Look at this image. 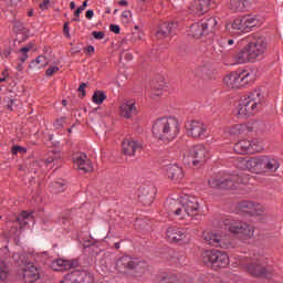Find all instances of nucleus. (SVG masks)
Wrapping results in <instances>:
<instances>
[{"instance_id":"obj_1","label":"nucleus","mask_w":283,"mask_h":283,"mask_svg":"<svg viewBox=\"0 0 283 283\" xmlns=\"http://www.w3.org/2000/svg\"><path fill=\"white\" fill-rule=\"evenodd\" d=\"M237 167L252 174H275L280 169V161L269 156H256L250 159L240 157L237 160Z\"/></svg>"},{"instance_id":"obj_2","label":"nucleus","mask_w":283,"mask_h":283,"mask_svg":"<svg viewBox=\"0 0 283 283\" xmlns=\"http://www.w3.org/2000/svg\"><path fill=\"white\" fill-rule=\"evenodd\" d=\"M180 134V123L174 117H161L153 125V135L157 140L171 143Z\"/></svg>"},{"instance_id":"obj_3","label":"nucleus","mask_w":283,"mask_h":283,"mask_svg":"<svg viewBox=\"0 0 283 283\" xmlns=\"http://www.w3.org/2000/svg\"><path fill=\"white\" fill-rule=\"evenodd\" d=\"M115 269L126 277H140L143 275V261L132 255H123L117 259Z\"/></svg>"},{"instance_id":"obj_4","label":"nucleus","mask_w":283,"mask_h":283,"mask_svg":"<svg viewBox=\"0 0 283 283\" xmlns=\"http://www.w3.org/2000/svg\"><path fill=\"white\" fill-rule=\"evenodd\" d=\"M201 260L205 266L212 271H220L229 266V255L219 250H206L201 253Z\"/></svg>"},{"instance_id":"obj_5","label":"nucleus","mask_w":283,"mask_h":283,"mask_svg":"<svg viewBox=\"0 0 283 283\" xmlns=\"http://www.w3.org/2000/svg\"><path fill=\"white\" fill-rule=\"evenodd\" d=\"M211 189H239L240 185H249V176L247 175H231L222 178H211L208 180Z\"/></svg>"},{"instance_id":"obj_6","label":"nucleus","mask_w":283,"mask_h":283,"mask_svg":"<svg viewBox=\"0 0 283 283\" xmlns=\"http://www.w3.org/2000/svg\"><path fill=\"white\" fill-rule=\"evenodd\" d=\"M207 158H209V151L203 145H196L189 148L184 155V165H188V167H202L205 163H207Z\"/></svg>"},{"instance_id":"obj_7","label":"nucleus","mask_w":283,"mask_h":283,"mask_svg":"<svg viewBox=\"0 0 283 283\" xmlns=\"http://www.w3.org/2000/svg\"><path fill=\"white\" fill-rule=\"evenodd\" d=\"M262 104V93L258 90L249 93L248 97L242 99L241 104L238 106L239 116H252L258 112V105Z\"/></svg>"},{"instance_id":"obj_8","label":"nucleus","mask_w":283,"mask_h":283,"mask_svg":"<svg viewBox=\"0 0 283 283\" xmlns=\"http://www.w3.org/2000/svg\"><path fill=\"white\" fill-rule=\"evenodd\" d=\"M199 209L200 203L198 202V198L188 197L180 208H176V205L170 206V213L179 216L181 220H185V218H189V216H198Z\"/></svg>"},{"instance_id":"obj_9","label":"nucleus","mask_w":283,"mask_h":283,"mask_svg":"<svg viewBox=\"0 0 283 283\" xmlns=\"http://www.w3.org/2000/svg\"><path fill=\"white\" fill-rule=\"evenodd\" d=\"M218 25V21L216 18L203 19L200 22H196L190 25L189 34L193 39H201V36H209V34L213 33L216 27Z\"/></svg>"},{"instance_id":"obj_10","label":"nucleus","mask_w":283,"mask_h":283,"mask_svg":"<svg viewBox=\"0 0 283 283\" xmlns=\"http://www.w3.org/2000/svg\"><path fill=\"white\" fill-rule=\"evenodd\" d=\"M223 224L230 233H234L239 238L243 240H249V238H253V228L249 226V223L243 221H235L232 219H226Z\"/></svg>"},{"instance_id":"obj_11","label":"nucleus","mask_w":283,"mask_h":283,"mask_svg":"<svg viewBox=\"0 0 283 283\" xmlns=\"http://www.w3.org/2000/svg\"><path fill=\"white\" fill-rule=\"evenodd\" d=\"M250 76L251 74L247 71H233L223 78V83L230 90H239V87L249 85Z\"/></svg>"},{"instance_id":"obj_12","label":"nucleus","mask_w":283,"mask_h":283,"mask_svg":"<svg viewBox=\"0 0 283 283\" xmlns=\"http://www.w3.org/2000/svg\"><path fill=\"white\" fill-rule=\"evenodd\" d=\"M245 48L252 57V61L260 59L266 52V38L262 35H256L251 42H249Z\"/></svg>"},{"instance_id":"obj_13","label":"nucleus","mask_w":283,"mask_h":283,"mask_svg":"<svg viewBox=\"0 0 283 283\" xmlns=\"http://www.w3.org/2000/svg\"><path fill=\"white\" fill-rule=\"evenodd\" d=\"M61 283H94V276L87 270H74Z\"/></svg>"},{"instance_id":"obj_14","label":"nucleus","mask_w":283,"mask_h":283,"mask_svg":"<svg viewBox=\"0 0 283 283\" xmlns=\"http://www.w3.org/2000/svg\"><path fill=\"white\" fill-rule=\"evenodd\" d=\"M238 208L248 216H262L264 213V206L253 201H241L238 203Z\"/></svg>"},{"instance_id":"obj_15","label":"nucleus","mask_w":283,"mask_h":283,"mask_svg":"<svg viewBox=\"0 0 283 283\" xmlns=\"http://www.w3.org/2000/svg\"><path fill=\"white\" fill-rule=\"evenodd\" d=\"M187 134L192 138H202L207 134V127L200 120H190L186 123Z\"/></svg>"},{"instance_id":"obj_16","label":"nucleus","mask_w":283,"mask_h":283,"mask_svg":"<svg viewBox=\"0 0 283 283\" xmlns=\"http://www.w3.org/2000/svg\"><path fill=\"white\" fill-rule=\"evenodd\" d=\"M202 238L205 244H209L210 247H216L220 249H227V241H224V238H222V235L220 234L205 231Z\"/></svg>"},{"instance_id":"obj_17","label":"nucleus","mask_w":283,"mask_h":283,"mask_svg":"<svg viewBox=\"0 0 283 283\" xmlns=\"http://www.w3.org/2000/svg\"><path fill=\"white\" fill-rule=\"evenodd\" d=\"M187 238V231L178 227H169L166 230V239L168 242H182Z\"/></svg>"},{"instance_id":"obj_18","label":"nucleus","mask_w":283,"mask_h":283,"mask_svg":"<svg viewBox=\"0 0 283 283\" xmlns=\"http://www.w3.org/2000/svg\"><path fill=\"white\" fill-rule=\"evenodd\" d=\"M211 3H213V0H195L190 4V10L191 12H195V14L202 17V14H207V12H209Z\"/></svg>"},{"instance_id":"obj_19","label":"nucleus","mask_w":283,"mask_h":283,"mask_svg":"<svg viewBox=\"0 0 283 283\" xmlns=\"http://www.w3.org/2000/svg\"><path fill=\"white\" fill-rule=\"evenodd\" d=\"M154 198H156V188H140L138 199L142 205L145 207H150V205L154 202Z\"/></svg>"},{"instance_id":"obj_20","label":"nucleus","mask_w":283,"mask_h":283,"mask_svg":"<svg viewBox=\"0 0 283 283\" xmlns=\"http://www.w3.org/2000/svg\"><path fill=\"white\" fill-rule=\"evenodd\" d=\"M248 273L252 275L253 277H263V275H266L269 273V270L266 269V265L260 261H253L247 266Z\"/></svg>"},{"instance_id":"obj_21","label":"nucleus","mask_w":283,"mask_h":283,"mask_svg":"<svg viewBox=\"0 0 283 283\" xmlns=\"http://www.w3.org/2000/svg\"><path fill=\"white\" fill-rule=\"evenodd\" d=\"M255 6V0H231L230 10L232 12H247Z\"/></svg>"},{"instance_id":"obj_22","label":"nucleus","mask_w":283,"mask_h":283,"mask_svg":"<svg viewBox=\"0 0 283 283\" xmlns=\"http://www.w3.org/2000/svg\"><path fill=\"white\" fill-rule=\"evenodd\" d=\"M143 146L138 140H134L133 138L124 139L122 143V151L125 156H135L136 151L140 149Z\"/></svg>"},{"instance_id":"obj_23","label":"nucleus","mask_w":283,"mask_h":283,"mask_svg":"<svg viewBox=\"0 0 283 283\" xmlns=\"http://www.w3.org/2000/svg\"><path fill=\"white\" fill-rule=\"evenodd\" d=\"M119 114L124 118H134L136 114H138V109L136 108V103L134 101H126L119 106Z\"/></svg>"},{"instance_id":"obj_24","label":"nucleus","mask_w":283,"mask_h":283,"mask_svg":"<svg viewBox=\"0 0 283 283\" xmlns=\"http://www.w3.org/2000/svg\"><path fill=\"white\" fill-rule=\"evenodd\" d=\"M166 174L172 182H180L182 178H185V174L182 172V168L176 164H169L166 167Z\"/></svg>"},{"instance_id":"obj_25","label":"nucleus","mask_w":283,"mask_h":283,"mask_svg":"<svg viewBox=\"0 0 283 283\" xmlns=\"http://www.w3.org/2000/svg\"><path fill=\"white\" fill-rule=\"evenodd\" d=\"M76 266H78L76 260L57 259L52 263L53 271H70V269H76Z\"/></svg>"},{"instance_id":"obj_26","label":"nucleus","mask_w":283,"mask_h":283,"mask_svg":"<svg viewBox=\"0 0 283 283\" xmlns=\"http://www.w3.org/2000/svg\"><path fill=\"white\" fill-rule=\"evenodd\" d=\"M195 76H197V78H211V76H213V66H211L210 64H203L199 67H197L195 70Z\"/></svg>"},{"instance_id":"obj_27","label":"nucleus","mask_w":283,"mask_h":283,"mask_svg":"<svg viewBox=\"0 0 283 283\" xmlns=\"http://www.w3.org/2000/svg\"><path fill=\"white\" fill-rule=\"evenodd\" d=\"M233 61H234V63L242 65L244 63H249V62L253 61V57L251 56V53H249V49H247V46H244L242 49V51H240L233 55Z\"/></svg>"},{"instance_id":"obj_28","label":"nucleus","mask_w":283,"mask_h":283,"mask_svg":"<svg viewBox=\"0 0 283 283\" xmlns=\"http://www.w3.org/2000/svg\"><path fill=\"white\" fill-rule=\"evenodd\" d=\"M23 277L28 283H34L39 280V270L34 265H30V268H24Z\"/></svg>"},{"instance_id":"obj_29","label":"nucleus","mask_w":283,"mask_h":283,"mask_svg":"<svg viewBox=\"0 0 283 283\" xmlns=\"http://www.w3.org/2000/svg\"><path fill=\"white\" fill-rule=\"evenodd\" d=\"M245 129L262 134V132H266V124L260 120H250L245 124Z\"/></svg>"},{"instance_id":"obj_30","label":"nucleus","mask_w":283,"mask_h":283,"mask_svg":"<svg viewBox=\"0 0 283 283\" xmlns=\"http://www.w3.org/2000/svg\"><path fill=\"white\" fill-rule=\"evenodd\" d=\"M75 163H76L78 169H81V171L88 172V171H93V169H94L92 167V164L87 159V155H81L80 157H77L75 159Z\"/></svg>"},{"instance_id":"obj_31","label":"nucleus","mask_w":283,"mask_h":283,"mask_svg":"<svg viewBox=\"0 0 283 283\" xmlns=\"http://www.w3.org/2000/svg\"><path fill=\"white\" fill-rule=\"evenodd\" d=\"M251 147H253L251 142L243 139L234 144L233 150L235 154H249V151H251Z\"/></svg>"},{"instance_id":"obj_32","label":"nucleus","mask_w":283,"mask_h":283,"mask_svg":"<svg viewBox=\"0 0 283 283\" xmlns=\"http://www.w3.org/2000/svg\"><path fill=\"white\" fill-rule=\"evenodd\" d=\"M172 30H174V22H170V23L165 22L158 29L156 36H157V39H165V38L169 36V34H171Z\"/></svg>"},{"instance_id":"obj_33","label":"nucleus","mask_w":283,"mask_h":283,"mask_svg":"<svg viewBox=\"0 0 283 283\" xmlns=\"http://www.w3.org/2000/svg\"><path fill=\"white\" fill-rule=\"evenodd\" d=\"M18 263L20 266H24V269H30V266H34V256L32 254L22 253L19 255Z\"/></svg>"},{"instance_id":"obj_34","label":"nucleus","mask_w":283,"mask_h":283,"mask_svg":"<svg viewBox=\"0 0 283 283\" xmlns=\"http://www.w3.org/2000/svg\"><path fill=\"white\" fill-rule=\"evenodd\" d=\"M48 65V61L45 56L39 55L35 60L31 61L29 64L30 70H41V67H45Z\"/></svg>"},{"instance_id":"obj_35","label":"nucleus","mask_w":283,"mask_h":283,"mask_svg":"<svg viewBox=\"0 0 283 283\" xmlns=\"http://www.w3.org/2000/svg\"><path fill=\"white\" fill-rule=\"evenodd\" d=\"M232 30H239V32H247V18H237L232 22Z\"/></svg>"},{"instance_id":"obj_36","label":"nucleus","mask_w":283,"mask_h":283,"mask_svg":"<svg viewBox=\"0 0 283 283\" xmlns=\"http://www.w3.org/2000/svg\"><path fill=\"white\" fill-rule=\"evenodd\" d=\"M107 95L103 91H95L92 97L95 105H103V102L106 101Z\"/></svg>"},{"instance_id":"obj_37","label":"nucleus","mask_w":283,"mask_h":283,"mask_svg":"<svg viewBox=\"0 0 283 283\" xmlns=\"http://www.w3.org/2000/svg\"><path fill=\"white\" fill-rule=\"evenodd\" d=\"M259 20L255 17L245 15V32H250L251 28H255L258 25Z\"/></svg>"},{"instance_id":"obj_38","label":"nucleus","mask_w":283,"mask_h":283,"mask_svg":"<svg viewBox=\"0 0 283 283\" xmlns=\"http://www.w3.org/2000/svg\"><path fill=\"white\" fill-rule=\"evenodd\" d=\"M242 129H247V125L237 124L229 129L230 136H240Z\"/></svg>"},{"instance_id":"obj_39","label":"nucleus","mask_w":283,"mask_h":283,"mask_svg":"<svg viewBox=\"0 0 283 283\" xmlns=\"http://www.w3.org/2000/svg\"><path fill=\"white\" fill-rule=\"evenodd\" d=\"M32 212L28 213L27 211H22L18 217H17V221L20 222V224H28V221L25 220H32Z\"/></svg>"},{"instance_id":"obj_40","label":"nucleus","mask_w":283,"mask_h":283,"mask_svg":"<svg viewBox=\"0 0 283 283\" xmlns=\"http://www.w3.org/2000/svg\"><path fill=\"white\" fill-rule=\"evenodd\" d=\"M8 266L6 265V263L1 262L0 263V282H6V280H8Z\"/></svg>"},{"instance_id":"obj_41","label":"nucleus","mask_w":283,"mask_h":283,"mask_svg":"<svg viewBox=\"0 0 283 283\" xmlns=\"http://www.w3.org/2000/svg\"><path fill=\"white\" fill-rule=\"evenodd\" d=\"M52 187L55 190V193H63V191H65V181H54Z\"/></svg>"},{"instance_id":"obj_42","label":"nucleus","mask_w":283,"mask_h":283,"mask_svg":"<svg viewBox=\"0 0 283 283\" xmlns=\"http://www.w3.org/2000/svg\"><path fill=\"white\" fill-rule=\"evenodd\" d=\"M30 50H32V46H23L20 49L21 56H19V61L21 63H25L28 61V52H30Z\"/></svg>"},{"instance_id":"obj_43","label":"nucleus","mask_w":283,"mask_h":283,"mask_svg":"<svg viewBox=\"0 0 283 283\" xmlns=\"http://www.w3.org/2000/svg\"><path fill=\"white\" fill-rule=\"evenodd\" d=\"M160 283H182V282L179 281L178 276L169 275V276H164Z\"/></svg>"},{"instance_id":"obj_44","label":"nucleus","mask_w":283,"mask_h":283,"mask_svg":"<svg viewBox=\"0 0 283 283\" xmlns=\"http://www.w3.org/2000/svg\"><path fill=\"white\" fill-rule=\"evenodd\" d=\"M19 151H21L22 154H25V151H28V148L21 147V146H13L11 154H13V156H17Z\"/></svg>"},{"instance_id":"obj_45","label":"nucleus","mask_w":283,"mask_h":283,"mask_svg":"<svg viewBox=\"0 0 283 283\" xmlns=\"http://www.w3.org/2000/svg\"><path fill=\"white\" fill-rule=\"evenodd\" d=\"M59 155L52 153V155H50L46 159H45V165H52V163H54V160H59Z\"/></svg>"},{"instance_id":"obj_46","label":"nucleus","mask_w":283,"mask_h":283,"mask_svg":"<svg viewBox=\"0 0 283 283\" xmlns=\"http://www.w3.org/2000/svg\"><path fill=\"white\" fill-rule=\"evenodd\" d=\"M163 87H165V83L161 82L159 85H156V83L153 82V88L157 90V93H155V96H160V94H163V92H160Z\"/></svg>"},{"instance_id":"obj_47","label":"nucleus","mask_w":283,"mask_h":283,"mask_svg":"<svg viewBox=\"0 0 283 283\" xmlns=\"http://www.w3.org/2000/svg\"><path fill=\"white\" fill-rule=\"evenodd\" d=\"M92 34L97 41L105 39V32L103 31H94Z\"/></svg>"},{"instance_id":"obj_48","label":"nucleus","mask_w":283,"mask_h":283,"mask_svg":"<svg viewBox=\"0 0 283 283\" xmlns=\"http://www.w3.org/2000/svg\"><path fill=\"white\" fill-rule=\"evenodd\" d=\"M87 86V83H81L78 88H77V92H81V97L84 98V96H86V92H85V88Z\"/></svg>"},{"instance_id":"obj_49","label":"nucleus","mask_w":283,"mask_h":283,"mask_svg":"<svg viewBox=\"0 0 283 283\" xmlns=\"http://www.w3.org/2000/svg\"><path fill=\"white\" fill-rule=\"evenodd\" d=\"M59 72V66H50L46 70V76H53V74H56Z\"/></svg>"},{"instance_id":"obj_50","label":"nucleus","mask_w":283,"mask_h":283,"mask_svg":"<svg viewBox=\"0 0 283 283\" xmlns=\"http://www.w3.org/2000/svg\"><path fill=\"white\" fill-rule=\"evenodd\" d=\"M13 28L14 30H17L18 32H21L23 30V24L21 21L19 20H14L13 22Z\"/></svg>"},{"instance_id":"obj_51","label":"nucleus","mask_w":283,"mask_h":283,"mask_svg":"<svg viewBox=\"0 0 283 283\" xmlns=\"http://www.w3.org/2000/svg\"><path fill=\"white\" fill-rule=\"evenodd\" d=\"M109 30L115 34H120V27L118 24H111Z\"/></svg>"},{"instance_id":"obj_52","label":"nucleus","mask_w":283,"mask_h":283,"mask_svg":"<svg viewBox=\"0 0 283 283\" xmlns=\"http://www.w3.org/2000/svg\"><path fill=\"white\" fill-rule=\"evenodd\" d=\"M64 35H66L67 39H70V22H65L63 27Z\"/></svg>"},{"instance_id":"obj_53","label":"nucleus","mask_w":283,"mask_h":283,"mask_svg":"<svg viewBox=\"0 0 283 283\" xmlns=\"http://www.w3.org/2000/svg\"><path fill=\"white\" fill-rule=\"evenodd\" d=\"M61 220H62V224H69V222H70V213L63 214Z\"/></svg>"},{"instance_id":"obj_54","label":"nucleus","mask_w":283,"mask_h":283,"mask_svg":"<svg viewBox=\"0 0 283 283\" xmlns=\"http://www.w3.org/2000/svg\"><path fill=\"white\" fill-rule=\"evenodd\" d=\"M48 6H50V0H43V2L40 3V9L48 10Z\"/></svg>"},{"instance_id":"obj_55","label":"nucleus","mask_w":283,"mask_h":283,"mask_svg":"<svg viewBox=\"0 0 283 283\" xmlns=\"http://www.w3.org/2000/svg\"><path fill=\"white\" fill-rule=\"evenodd\" d=\"M7 109H10V112H12V105H14V99H10L8 98V102H7Z\"/></svg>"},{"instance_id":"obj_56","label":"nucleus","mask_w":283,"mask_h":283,"mask_svg":"<svg viewBox=\"0 0 283 283\" xmlns=\"http://www.w3.org/2000/svg\"><path fill=\"white\" fill-rule=\"evenodd\" d=\"M233 43H234L233 39H229V40L223 39V42H222L223 45H233Z\"/></svg>"},{"instance_id":"obj_57","label":"nucleus","mask_w":283,"mask_h":283,"mask_svg":"<svg viewBox=\"0 0 283 283\" xmlns=\"http://www.w3.org/2000/svg\"><path fill=\"white\" fill-rule=\"evenodd\" d=\"M63 123H65V117H62L60 119H56L57 127H63Z\"/></svg>"},{"instance_id":"obj_58","label":"nucleus","mask_w":283,"mask_h":283,"mask_svg":"<svg viewBox=\"0 0 283 283\" xmlns=\"http://www.w3.org/2000/svg\"><path fill=\"white\" fill-rule=\"evenodd\" d=\"M86 54H94V46L93 45H88L85 50Z\"/></svg>"},{"instance_id":"obj_59","label":"nucleus","mask_w":283,"mask_h":283,"mask_svg":"<svg viewBox=\"0 0 283 283\" xmlns=\"http://www.w3.org/2000/svg\"><path fill=\"white\" fill-rule=\"evenodd\" d=\"M94 17V10H87L86 11V19H93Z\"/></svg>"},{"instance_id":"obj_60","label":"nucleus","mask_w":283,"mask_h":283,"mask_svg":"<svg viewBox=\"0 0 283 283\" xmlns=\"http://www.w3.org/2000/svg\"><path fill=\"white\" fill-rule=\"evenodd\" d=\"M132 14V11H124L122 13L123 19H129V15Z\"/></svg>"},{"instance_id":"obj_61","label":"nucleus","mask_w":283,"mask_h":283,"mask_svg":"<svg viewBox=\"0 0 283 283\" xmlns=\"http://www.w3.org/2000/svg\"><path fill=\"white\" fill-rule=\"evenodd\" d=\"M87 8V0H85L82 6L78 7V9L83 12Z\"/></svg>"},{"instance_id":"obj_62","label":"nucleus","mask_w":283,"mask_h":283,"mask_svg":"<svg viewBox=\"0 0 283 283\" xmlns=\"http://www.w3.org/2000/svg\"><path fill=\"white\" fill-rule=\"evenodd\" d=\"M15 70H18V72H23V62L19 63V64L15 66Z\"/></svg>"},{"instance_id":"obj_63","label":"nucleus","mask_w":283,"mask_h":283,"mask_svg":"<svg viewBox=\"0 0 283 283\" xmlns=\"http://www.w3.org/2000/svg\"><path fill=\"white\" fill-rule=\"evenodd\" d=\"M118 6L127 7V6H128V2H127V0H119V1H118Z\"/></svg>"},{"instance_id":"obj_64","label":"nucleus","mask_w":283,"mask_h":283,"mask_svg":"<svg viewBox=\"0 0 283 283\" xmlns=\"http://www.w3.org/2000/svg\"><path fill=\"white\" fill-rule=\"evenodd\" d=\"M82 12H83V11L77 8V9L75 10L74 14H75L76 18H78V17H81V13H82Z\"/></svg>"}]
</instances>
